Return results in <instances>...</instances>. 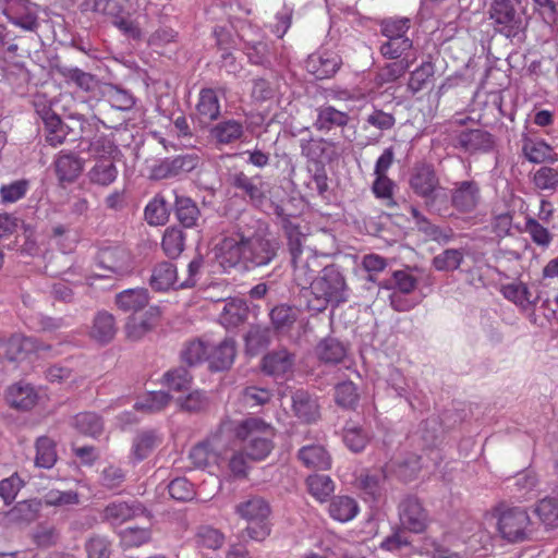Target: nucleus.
Here are the masks:
<instances>
[{
	"instance_id": "obj_1",
	"label": "nucleus",
	"mask_w": 558,
	"mask_h": 558,
	"mask_svg": "<svg viewBox=\"0 0 558 558\" xmlns=\"http://www.w3.org/2000/svg\"><path fill=\"white\" fill-rule=\"evenodd\" d=\"M280 244L265 222L252 216L242 217L234 232L220 243V264L232 268L242 264L246 269L269 265L278 256Z\"/></svg>"
},
{
	"instance_id": "obj_2",
	"label": "nucleus",
	"mask_w": 558,
	"mask_h": 558,
	"mask_svg": "<svg viewBox=\"0 0 558 558\" xmlns=\"http://www.w3.org/2000/svg\"><path fill=\"white\" fill-rule=\"evenodd\" d=\"M287 246L293 267V281L304 293L324 268L320 256L308 245V236L294 223L286 225Z\"/></svg>"
},
{
	"instance_id": "obj_3",
	"label": "nucleus",
	"mask_w": 558,
	"mask_h": 558,
	"mask_svg": "<svg viewBox=\"0 0 558 558\" xmlns=\"http://www.w3.org/2000/svg\"><path fill=\"white\" fill-rule=\"evenodd\" d=\"M311 312H324L329 305L337 306L348 300V288L343 275L336 265H328L303 293Z\"/></svg>"
},
{
	"instance_id": "obj_4",
	"label": "nucleus",
	"mask_w": 558,
	"mask_h": 558,
	"mask_svg": "<svg viewBox=\"0 0 558 558\" xmlns=\"http://www.w3.org/2000/svg\"><path fill=\"white\" fill-rule=\"evenodd\" d=\"M399 519L402 527L395 530L386 537V550H402L411 548V539L407 531L421 533L426 527V513L415 496H405L398 506Z\"/></svg>"
},
{
	"instance_id": "obj_5",
	"label": "nucleus",
	"mask_w": 558,
	"mask_h": 558,
	"mask_svg": "<svg viewBox=\"0 0 558 558\" xmlns=\"http://www.w3.org/2000/svg\"><path fill=\"white\" fill-rule=\"evenodd\" d=\"M495 33L521 44L526 39L527 19L524 10L511 0H494L488 10Z\"/></svg>"
},
{
	"instance_id": "obj_6",
	"label": "nucleus",
	"mask_w": 558,
	"mask_h": 558,
	"mask_svg": "<svg viewBox=\"0 0 558 558\" xmlns=\"http://www.w3.org/2000/svg\"><path fill=\"white\" fill-rule=\"evenodd\" d=\"M409 183L413 192L424 199L429 210L440 211L441 207L447 205L446 189L440 185L432 163L416 162L411 170Z\"/></svg>"
},
{
	"instance_id": "obj_7",
	"label": "nucleus",
	"mask_w": 558,
	"mask_h": 558,
	"mask_svg": "<svg viewBox=\"0 0 558 558\" xmlns=\"http://www.w3.org/2000/svg\"><path fill=\"white\" fill-rule=\"evenodd\" d=\"M235 435L245 441L244 451L250 460H263L274 448L275 430L260 418L250 417L244 420L236 427Z\"/></svg>"
},
{
	"instance_id": "obj_8",
	"label": "nucleus",
	"mask_w": 558,
	"mask_h": 558,
	"mask_svg": "<svg viewBox=\"0 0 558 558\" xmlns=\"http://www.w3.org/2000/svg\"><path fill=\"white\" fill-rule=\"evenodd\" d=\"M235 512L248 522L245 530L241 532L243 539L255 542L265 541L270 534V506L268 501L260 496H250L235 506Z\"/></svg>"
},
{
	"instance_id": "obj_9",
	"label": "nucleus",
	"mask_w": 558,
	"mask_h": 558,
	"mask_svg": "<svg viewBox=\"0 0 558 558\" xmlns=\"http://www.w3.org/2000/svg\"><path fill=\"white\" fill-rule=\"evenodd\" d=\"M531 520L521 507L505 509L498 518V531L502 538L511 543L523 542L529 537Z\"/></svg>"
},
{
	"instance_id": "obj_10",
	"label": "nucleus",
	"mask_w": 558,
	"mask_h": 558,
	"mask_svg": "<svg viewBox=\"0 0 558 558\" xmlns=\"http://www.w3.org/2000/svg\"><path fill=\"white\" fill-rule=\"evenodd\" d=\"M481 203V186L475 180L453 183L450 190V204L460 214L473 213Z\"/></svg>"
},
{
	"instance_id": "obj_11",
	"label": "nucleus",
	"mask_w": 558,
	"mask_h": 558,
	"mask_svg": "<svg viewBox=\"0 0 558 558\" xmlns=\"http://www.w3.org/2000/svg\"><path fill=\"white\" fill-rule=\"evenodd\" d=\"M229 182L232 187L241 191V195L252 206L259 208L265 199V182L260 175L248 177L243 171H236L229 175Z\"/></svg>"
},
{
	"instance_id": "obj_12",
	"label": "nucleus",
	"mask_w": 558,
	"mask_h": 558,
	"mask_svg": "<svg viewBox=\"0 0 558 558\" xmlns=\"http://www.w3.org/2000/svg\"><path fill=\"white\" fill-rule=\"evenodd\" d=\"M199 158L194 154L179 155L174 158H165L151 169V178L163 180L179 177L193 171L198 165Z\"/></svg>"
},
{
	"instance_id": "obj_13",
	"label": "nucleus",
	"mask_w": 558,
	"mask_h": 558,
	"mask_svg": "<svg viewBox=\"0 0 558 558\" xmlns=\"http://www.w3.org/2000/svg\"><path fill=\"white\" fill-rule=\"evenodd\" d=\"M50 347L39 343L35 338L13 335L8 339H0V360L17 361L24 353L31 351L49 350Z\"/></svg>"
},
{
	"instance_id": "obj_14",
	"label": "nucleus",
	"mask_w": 558,
	"mask_h": 558,
	"mask_svg": "<svg viewBox=\"0 0 558 558\" xmlns=\"http://www.w3.org/2000/svg\"><path fill=\"white\" fill-rule=\"evenodd\" d=\"M494 145V136L481 129L464 130L453 137V146L470 154L490 151Z\"/></svg>"
},
{
	"instance_id": "obj_15",
	"label": "nucleus",
	"mask_w": 558,
	"mask_h": 558,
	"mask_svg": "<svg viewBox=\"0 0 558 558\" xmlns=\"http://www.w3.org/2000/svg\"><path fill=\"white\" fill-rule=\"evenodd\" d=\"M342 64L341 57L333 51H318L308 56L305 61L306 70L317 80L333 76Z\"/></svg>"
},
{
	"instance_id": "obj_16",
	"label": "nucleus",
	"mask_w": 558,
	"mask_h": 558,
	"mask_svg": "<svg viewBox=\"0 0 558 558\" xmlns=\"http://www.w3.org/2000/svg\"><path fill=\"white\" fill-rule=\"evenodd\" d=\"M208 133L215 146L221 147L241 142L245 136V126L240 120L226 119L214 124Z\"/></svg>"
},
{
	"instance_id": "obj_17",
	"label": "nucleus",
	"mask_w": 558,
	"mask_h": 558,
	"mask_svg": "<svg viewBox=\"0 0 558 558\" xmlns=\"http://www.w3.org/2000/svg\"><path fill=\"white\" fill-rule=\"evenodd\" d=\"M236 356V342L231 337H226L218 343L209 342L207 354L208 366L211 371L222 372L229 369Z\"/></svg>"
},
{
	"instance_id": "obj_18",
	"label": "nucleus",
	"mask_w": 558,
	"mask_h": 558,
	"mask_svg": "<svg viewBox=\"0 0 558 558\" xmlns=\"http://www.w3.org/2000/svg\"><path fill=\"white\" fill-rule=\"evenodd\" d=\"M295 354L286 348L268 352L262 360V369L266 375L283 378L293 372Z\"/></svg>"
},
{
	"instance_id": "obj_19",
	"label": "nucleus",
	"mask_w": 558,
	"mask_h": 558,
	"mask_svg": "<svg viewBox=\"0 0 558 558\" xmlns=\"http://www.w3.org/2000/svg\"><path fill=\"white\" fill-rule=\"evenodd\" d=\"M292 414L302 423L311 424L320 417L318 400L304 389H298L291 395Z\"/></svg>"
},
{
	"instance_id": "obj_20",
	"label": "nucleus",
	"mask_w": 558,
	"mask_h": 558,
	"mask_svg": "<svg viewBox=\"0 0 558 558\" xmlns=\"http://www.w3.org/2000/svg\"><path fill=\"white\" fill-rule=\"evenodd\" d=\"M146 513V508L137 500H133L131 502L113 501L104 508L101 518L104 521L109 522L112 525H120L125 521Z\"/></svg>"
},
{
	"instance_id": "obj_21",
	"label": "nucleus",
	"mask_w": 558,
	"mask_h": 558,
	"mask_svg": "<svg viewBox=\"0 0 558 558\" xmlns=\"http://www.w3.org/2000/svg\"><path fill=\"white\" fill-rule=\"evenodd\" d=\"M300 148L302 156L310 160L318 162H330L337 158L336 144L325 138H308L300 140Z\"/></svg>"
},
{
	"instance_id": "obj_22",
	"label": "nucleus",
	"mask_w": 558,
	"mask_h": 558,
	"mask_svg": "<svg viewBox=\"0 0 558 558\" xmlns=\"http://www.w3.org/2000/svg\"><path fill=\"white\" fill-rule=\"evenodd\" d=\"M54 171L61 183H73L84 169V160L71 151L61 150L53 161Z\"/></svg>"
},
{
	"instance_id": "obj_23",
	"label": "nucleus",
	"mask_w": 558,
	"mask_h": 558,
	"mask_svg": "<svg viewBox=\"0 0 558 558\" xmlns=\"http://www.w3.org/2000/svg\"><path fill=\"white\" fill-rule=\"evenodd\" d=\"M222 451L217 437L195 445L189 454L192 464L197 469H205L211 464H218L222 459Z\"/></svg>"
},
{
	"instance_id": "obj_24",
	"label": "nucleus",
	"mask_w": 558,
	"mask_h": 558,
	"mask_svg": "<svg viewBox=\"0 0 558 558\" xmlns=\"http://www.w3.org/2000/svg\"><path fill=\"white\" fill-rule=\"evenodd\" d=\"M98 265L117 275L125 272L130 266L129 252L120 246H108L99 250L97 255Z\"/></svg>"
},
{
	"instance_id": "obj_25",
	"label": "nucleus",
	"mask_w": 558,
	"mask_h": 558,
	"mask_svg": "<svg viewBox=\"0 0 558 558\" xmlns=\"http://www.w3.org/2000/svg\"><path fill=\"white\" fill-rule=\"evenodd\" d=\"M117 332L118 326L114 316L107 311H99L93 319L89 337L105 345L114 339Z\"/></svg>"
},
{
	"instance_id": "obj_26",
	"label": "nucleus",
	"mask_w": 558,
	"mask_h": 558,
	"mask_svg": "<svg viewBox=\"0 0 558 558\" xmlns=\"http://www.w3.org/2000/svg\"><path fill=\"white\" fill-rule=\"evenodd\" d=\"M161 444V437L155 429L140 430L132 441L131 461L135 464L148 458Z\"/></svg>"
},
{
	"instance_id": "obj_27",
	"label": "nucleus",
	"mask_w": 558,
	"mask_h": 558,
	"mask_svg": "<svg viewBox=\"0 0 558 558\" xmlns=\"http://www.w3.org/2000/svg\"><path fill=\"white\" fill-rule=\"evenodd\" d=\"M415 219L417 230L425 235L427 240L435 241L438 244L449 243L454 233L451 228H441L432 223L424 215H422L416 208L408 207Z\"/></svg>"
},
{
	"instance_id": "obj_28",
	"label": "nucleus",
	"mask_w": 558,
	"mask_h": 558,
	"mask_svg": "<svg viewBox=\"0 0 558 558\" xmlns=\"http://www.w3.org/2000/svg\"><path fill=\"white\" fill-rule=\"evenodd\" d=\"M315 354L322 363L336 365L345 362L348 350L341 341L328 337L318 342L315 348Z\"/></svg>"
},
{
	"instance_id": "obj_29",
	"label": "nucleus",
	"mask_w": 558,
	"mask_h": 558,
	"mask_svg": "<svg viewBox=\"0 0 558 558\" xmlns=\"http://www.w3.org/2000/svg\"><path fill=\"white\" fill-rule=\"evenodd\" d=\"M158 316L159 311L156 307H150L141 316H130L125 324V335L128 339L133 341L142 339L153 329Z\"/></svg>"
},
{
	"instance_id": "obj_30",
	"label": "nucleus",
	"mask_w": 558,
	"mask_h": 558,
	"mask_svg": "<svg viewBox=\"0 0 558 558\" xmlns=\"http://www.w3.org/2000/svg\"><path fill=\"white\" fill-rule=\"evenodd\" d=\"M57 72L68 84H74L85 93L95 92L98 88L99 81L96 75L85 72L75 66L58 65Z\"/></svg>"
},
{
	"instance_id": "obj_31",
	"label": "nucleus",
	"mask_w": 558,
	"mask_h": 558,
	"mask_svg": "<svg viewBox=\"0 0 558 558\" xmlns=\"http://www.w3.org/2000/svg\"><path fill=\"white\" fill-rule=\"evenodd\" d=\"M150 287L156 291H167L174 287L178 288L179 277L177 267L170 262H162L157 264L150 276Z\"/></svg>"
},
{
	"instance_id": "obj_32",
	"label": "nucleus",
	"mask_w": 558,
	"mask_h": 558,
	"mask_svg": "<svg viewBox=\"0 0 558 558\" xmlns=\"http://www.w3.org/2000/svg\"><path fill=\"white\" fill-rule=\"evenodd\" d=\"M248 316V307L241 299H228L223 301L219 315L221 325L227 328L243 324Z\"/></svg>"
},
{
	"instance_id": "obj_33",
	"label": "nucleus",
	"mask_w": 558,
	"mask_h": 558,
	"mask_svg": "<svg viewBox=\"0 0 558 558\" xmlns=\"http://www.w3.org/2000/svg\"><path fill=\"white\" fill-rule=\"evenodd\" d=\"M522 153L532 163H555L558 161V154L544 140L532 141L526 138L522 146Z\"/></svg>"
},
{
	"instance_id": "obj_34",
	"label": "nucleus",
	"mask_w": 558,
	"mask_h": 558,
	"mask_svg": "<svg viewBox=\"0 0 558 558\" xmlns=\"http://www.w3.org/2000/svg\"><path fill=\"white\" fill-rule=\"evenodd\" d=\"M298 458L307 469L328 470L331 466V457L320 445L303 446Z\"/></svg>"
},
{
	"instance_id": "obj_35",
	"label": "nucleus",
	"mask_w": 558,
	"mask_h": 558,
	"mask_svg": "<svg viewBox=\"0 0 558 558\" xmlns=\"http://www.w3.org/2000/svg\"><path fill=\"white\" fill-rule=\"evenodd\" d=\"M349 114L332 106H322L317 109V118L314 126L318 131L329 132L335 128L345 126L349 122Z\"/></svg>"
},
{
	"instance_id": "obj_36",
	"label": "nucleus",
	"mask_w": 558,
	"mask_h": 558,
	"mask_svg": "<svg viewBox=\"0 0 558 558\" xmlns=\"http://www.w3.org/2000/svg\"><path fill=\"white\" fill-rule=\"evenodd\" d=\"M196 111L202 122H211L220 116V102L216 90L204 88L199 93Z\"/></svg>"
},
{
	"instance_id": "obj_37",
	"label": "nucleus",
	"mask_w": 558,
	"mask_h": 558,
	"mask_svg": "<svg viewBox=\"0 0 558 558\" xmlns=\"http://www.w3.org/2000/svg\"><path fill=\"white\" fill-rule=\"evenodd\" d=\"M89 182L99 186H109L118 177L112 159H98L87 173Z\"/></svg>"
},
{
	"instance_id": "obj_38",
	"label": "nucleus",
	"mask_w": 558,
	"mask_h": 558,
	"mask_svg": "<svg viewBox=\"0 0 558 558\" xmlns=\"http://www.w3.org/2000/svg\"><path fill=\"white\" fill-rule=\"evenodd\" d=\"M117 306L124 312H138L148 304L146 289H129L116 296Z\"/></svg>"
},
{
	"instance_id": "obj_39",
	"label": "nucleus",
	"mask_w": 558,
	"mask_h": 558,
	"mask_svg": "<svg viewBox=\"0 0 558 558\" xmlns=\"http://www.w3.org/2000/svg\"><path fill=\"white\" fill-rule=\"evenodd\" d=\"M175 217L184 228L197 227L201 211L196 203L186 196L175 197Z\"/></svg>"
},
{
	"instance_id": "obj_40",
	"label": "nucleus",
	"mask_w": 558,
	"mask_h": 558,
	"mask_svg": "<svg viewBox=\"0 0 558 558\" xmlns=\"http://www.w3.org/2000/svg\"><path fill=\"white\" fill-rule=\"evenodd\" d=\"M244 340L246 352L251 355H256L269 345L271 331L268 327L252 326L246 332Z\"/></svg>"
},
{
	"instance_id": "obj_41",
	"label": "nucleus",
	"mask_w": 558,
	"mask_h": 558,
	"mask_svg": "<svg viewBox=\"0 0 558 558\" xmlns=\"http://www.w3.org/2000/svg\"><path fill=\"white\" fill-rule=\"evenodd\" d=\"M35 448V465L43 469H51L58 459L56 442L47 436H41L37 438Z\"/></svg>"
},
{
	"instance_id": "obj_42",
	"label": "nucleus",
	"mask_w": 558,
	"mask_h": 558,
	"mask_svg": "<svg viewBox=\"0 0 558 558\" xmlns=\"http://www.w3.org/2000/svg\"><path fill=\"white\" fill-rule=\"evenodd\" d=\"M243 51L246 54L250 63L263 66L265 69L271 68L274 53L269 43L265 40V37L258 41H254V44L243 47Z\"/></svg>"
},
{
	"instance_id": "obj_43",
	"label": "nucleus",
	"mask_w": 558,
	"mask_h": 558,
	"mask_svg": "<svg viewBox=\"0 0 558 558\" xmlns=\"http://www.w3.org/2000/svg\"><path fill=\"white\" fill-rule=\"evenodd\" d=\"M8 401L12 407L28 410L35 405L37 393L29 385H14L8 391Z\"/></svg>"
},
{
	"instance_id": "obj_44",
	"label": "nucleus",
	"mask_w": 558,
	"mask_h": 558,
	"mask_svg": "<svg viewBox=\"0 0 558 558\" xmlns=\"http://www.w3.org/2000/svg\"><path fill=\"white\" fill-rule=\"evenodd\" d=\"M359 511L356 501L348 496H338L329 505L330 515L340 522L352 520Z\"/></svg>"
},
{
	"instance_id": "obj_45",
	"label": "nucleus",
	"mask_w": 558,
	"mask_h": 558,
	"mask_svg": "<svg viewBox=\"0 0 558 558\" xmlns=\"http://www.w3.org/2000/svg\"><path fill=\"white\" fill-rule=\"evenodd\" d=\"M308 493L318 501H326L335 490L332 480L325 474H313L306 480Z\"/></svg>"
},
{
	"instance_id": "obj_46",
	"label": "nucleus",
	"mask_w": 558,
	"mask_h": 558,
	"mask_svg": "<svg viewBox=\"0 0 558 558\" xmlns=\"http://www.w3.org/2000/svg\"><path fill=\"white\" fill-rule=\"evenodd\" d=\"M74 427L82 434L97 437L104 430V422L99 415L93 412H84L75 415Z\"/></svg>"
},
{
	"instance_id": "obj_47",
	"label": "nucleus",
	"mask_w": 558,
	"mask_h": 558,
	"mask_svg": "<svg viewBox=\"0 0 558 558\" xmlns=\"http://www.w3.org/2000/svg\"><path fill=\"white\" fill-rule=\"evenodd\" d=\"M535 513L542 523L548 527L558 526V494L548 496L538 501Z\"/></svg>"
},
{
	"instance_id": "obj_48",
	"label": "nucleus",
	"mask_w": 558,
	"mask_h": 558,
	"mask_svg": "<svg viewBox=\"0 0 558 558\" xmlns=\"http://www.w3.org/2000/svg\"><path fill=\"white\" fill-rule=\"evenodd\" d=\"M435 65L432 61H424L418 68L411 72L408 82L409 89L415 94L424 89L433 80Z\"/></svg>"
},
{
	"instance_id": "obj_49",
	"label": "nucleus",
	"mask_w": 558,
	"mask_h": 558,
	"mask_svg": "<svg viewBox=\"0 0 558 558\" xmlns=\"http://www.w3.org/2000/svg\"><path fill=\"white\" fill-rule=\"evenodd\" d=\"M270 320L278 331L290 329L296 320V311L290 305L280 304L270 311Z\"/></svg>"
},
{
	"instance_id": "obj_50",
	"label": "nucleus",
	"mask_w": 558,
	"mask_h": 558,
	"mask_svg": "<svg viewBox=\"0 0 558 558\" xmlns=\"http://www.w3.org/2000/svg\"><path fill=\"white\" fill-rule=\"evenodd\" d=\"M169 208L163 197H154L145 208V219L151 226H162L168 221Z\"/></svg>"
},
{
	"instance_id": "obj_51",
	"label": "nucleus",
	"mask_w": 558,
	"mask_h": 558,
	"mask_svg": "<svg viewBox=\"0 0 558 558\" xmlns=\"http://www.w3.org/2000/svg\"><path fill=\"white\" fill-rule=\"evenodd\" d=\"M523 231L529 233L533 243L541 247L547 248L553 241L549 230L533 217L525 218Z\"/></svg>"
},
{
	"instance_id": "obj_52",
	"label": "nucleus",
	"mask_w": 558,
	"mask_h": 558,
	"mask_svg": "<svg viewBox=\"0 0 558 558\" xmlns=\"http://www.w3.org/2000/svg\"><path fill=\"white\" fill-rule=\"evenodd\" d=\"M184 241L185 236L182 230L178 228H168L162 238V250L167 256L175 258L183 252Z\"/></svg>"
},
{
	"instance_id": "obj_53",
	"label": "nucleus",
	"mask_w": 558,
	"mask_h": 558,
	"mask_svg": "<svg viewBox=\"0 0 558 558\" xmlns=\"http://www.w3.org/2000/svg\"><path fill=\"white\" fill-rule=\"evenodd\" d=\"M209 350V342L201 339L190 341L181 351V359L187 365L193 366L201 363L203 360L207 361Z\"/></svg>"
},
{
	"instance_id": "obj_54",
	"label": "nucleus",
	"mask_w": 558,
	"mask_h": 558,
	"mask_svg": "<svg viewBox=\"0 0 558 558\" xmlns=\"http://www.w3.org/2000/svg\"><path fill=\"white\" fill-rule=\"evenodd\" d=\"M335 400L338 405L354 410L359 404L357 388L352 381H343L336 386Z\"/></svg>"
},
{
	"instance_id": "obj_55",
	"label": "nucleus",
	"mask_w": 558,
	"mask_h": 558,
	"mask_svg": "<svg viewBox=\"0 0 558 558\" xmlns=\"http://www.w3.org/2000/svg\"><path fill=\"white\" fill-rule=\"evenodd\" d=\"M60 130L66 140L73 136L71 140L75 141L78 136L81 141H85V135L92 133V124L82 116H71L68 122H62Z\"/></svg>"
},
{
	"instance_id": "obj_56",
	"label": "nucleus",
	"mask_w": 558,
	"mask_h": 558,
	"mask_svg": "<svg viewBox=\"0 0 558 558\" xmlns=\"http://www.w3.org/2000/svg\"><path fill=\"white\" fill-rule=\"evenodd\" d=\"M463 262V254L460 250L447 248L433 258V266L438 271H453Z\"/></svg>"
},
{
	"instance_id": "obj_57",
	"label": "nucleus",
	"mask_w": 558,
	"mask_h": 558,
	"mask_svg": "<svg viewBox=\"0 0 558 558\" xmlns=\"http://www.w3.org/2000/svg\"><path fill=\"white\" fill-rule=\"evenodd\" d=\"M533 185L542 191H556L558 189V169L543 166L532 177Z\"/></svg>"
},
{
	"instance_id": "obj_58",
	"label": "nucleus",
	"mask_w": 558,
	"mask_h": 558,
	"mask_svg": "<svg viewBox=\"0 0 558 558\" xmlns=\"http://www.w3.org/2000/svg\"><path fill=\"white\" fill-rule=\"evenodd\" d=\"M165 381L172 391H187L192 385V375L185 367H177L165 374Z\"/></svg>"
},
{
	"instance_id": "obj_59",
	"label": "nucleus",
	"mask_w": 558,
	"mask_h": 558,
	"mask_svg": "<svg viewBox=\"0 0 558 558\" xmlns=\"http://www.w3.org/2000/svg\"><path fill=\"white\" fill-rule=\"evenodd\" d=\"M412 45L411 39L395 38L392 40H386V60L415 58L412 52Z\"/></svg>"
},
{
	"instance_id": "obj_60",
	"label": "nucleus",
	"mask_w": 558,
	"mask_h": 558,
	"mask_svg": "<svg viewBox=\"0 0 558 558\" xmlns=\"http://www.w3.org/2000/svg\"><path fill=\"white\" fill-rule=\"evenodd\" d=\"M106 97L110 106L117 110L128 111L135 105L133 95L117 86H110L106 93Z\"/></svg>"
},
{
	"instance_id": "obj_61",
	"label": "nucleus",
	"mask_w": 558,
	"mask_h": 558,
	"mask_svg": "<svg viewBox=\"0 0 558 558\" xmlns=\"http://www.w3.org/2000/svg\"><path fill=\"white\" fill-rule=\"evenodd\" d=\"M170 401V396L165 391H154L148 393L143 400L134 405L136 410L145 412H158L162 410Z\"/></svg>"
},
{
	"instance_id": "obj_62",
	"label": "nucleus",
	"mask_w": 558,
	"mask_h": 558,
	"mask_svg": "<svg viewBox=\"0 0 558 558\" xmlns=\"http://www.w3.org/2000/svg\"><path fill=\"white\" fill-rule=\"evenodd\" d=\"M196 541L204 547L218 549L225 543V535L213 526L204 525L198 529L196 533Z\"/></svg>"
},
{
	"instance_id": "obj_63",
	"label": "nucleus",
	"mask_w": 558,
	"mask_h": 558,
	"mask_svg": "<svg viewBox=\"0 0 558 558\" xmlns=\"http://www.w3.org/2000/svg\"><path fill=\"white\" fill-rule=\"evenodd\" d=\"M34 543L40 548H50L60 541V532L53 525H39L33 535Z\"/></svg>"
},
{
	"instance_id": "obj_64",
	"label": "nucleus",
	"mask_w": 558,
	"mask_h": 558,
	"mask_svg": "<svg viewBox=\"0 0 558 558\" xmlns=\"http://www.w3.org/2000/svg\"><path fill=\"white\" fill-rule=\"evenodd\" d=\"M88 558H110L111 543L104 536H92L85 544Z\"/></svg>"
}]
</instances>
